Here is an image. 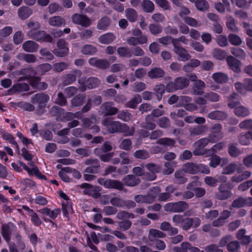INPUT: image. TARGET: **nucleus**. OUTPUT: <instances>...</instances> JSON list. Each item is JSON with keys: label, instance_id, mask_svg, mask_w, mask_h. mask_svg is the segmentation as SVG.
Returning a JSON list of instances; mask_svg holds the SVG:
<instances>
[{"label": "nucleus", "instance_id": "1", "mask_svg": "<svg viewBox=\"0 0 252 252\" xmlns=\"http://www.w3.org/2000/svg\"><path fill=\"white\" fill-rule=\"evenodd\" d=\"M101 123L109 133H122L126 136H130L133 135L135 133L134 126L129 127L126 124L113 121L111 118H104Z\"/></svg>", "mask_w": 252, "mask_h": 252}, {"label": "nucleus", "instance_id": "2", "mask_svg": "<svg viewBox=\"0 0 252 252\" xmlns=\"http://www.w3.org/2000/svg\"><path fill=\"white\" fill-rule=\"evenodd\" d=\"M189 84V81L188 78L185 77H178L173 81L169 82L166 84V91L169 93L174 92L187 88Z\"/></svg>", "mask_w": 252, "mask_h": 252}, {"label": "nucleus", "instance_id": "3", "mask_svg": "<svg viewBox=\"0 0 252 252\" xmlns=\"http://www.w3.org/2000/svg\"><path fill=\"white\" fill-rule=\"evenodd\" d=\"M97 182L100 185L106 189H114L119 191H122L124 189L123 183L119 180L99 178L97 179Z\"/></svg>", "mask_w": 252, "mask_h": 252}, {"label": "nucleus", "instance_id": "4", "mask_svg": "<svg viewBox=\"0 0 252 252\" xmlns=\"http://www.w3.org/2000/svg\"><path fill=\"white\" fill-rule=\"evenodd\" d=\"M209 143H215L208 136L196 141L193 144L194 150L193 154L195 156H202L205 154V150L204 149Z\"/></svg>", "mask_w": 252, "mask_h": 252}, {"label": "nucleus", "instance_id": "5", "mask_svg": "<svg viewBox=\"0 0 252 252\" xmlns=\"http://www.w3.org/2000/svg\"><path fill=\"white\" fill-rule=\"evenodd\" d=\"M49 99L48 94L44 93H39L32 96L31 102L33 104H37V111H40L46 107Z\"/></svg>", "mask_w": 252, "mask_h": 252}, {"label": "nucleus", "instance_id": "6", "mask_svg": "<svg viewBox=\"0 0 252 252\" xmlns=\"http://www.w3.org/2000/svg\"><path fill=\"white\" fill-rule=\"evenodd\" d=\"M189 208V204L183 201L174 203H168L164 206V210L166 212L181 213Z\"/></svg>", "mask_w": 252, "mask_h": 252}, {"label": "nucleus", "instance_id": "7", "mask_svg": "<svg viewBox=\"0 0 252 252\" xmlns=\"http://www.w3.org/2000/svg\"><path fill=\"white\" fill-rule=\"evenodd\" d=\"M84 163L88 165L84 171L85 173L91 174H96L98 173L100 169L99 160L95 158H89L85 160Z\"/></svg>", "mask_w": 252, "mask_h": 252}, {"label": "nucleus", "instance_id": "8", "mask_svg": "<svg viewBox=\"0 0 252 252\" xmlns=\"http://www.w3.org/2000/svg\"><path fill=\"white\" fill-rule=\"evenodd\" d=\"M57 48L54 49L53 53L59 57H64L69 53L67 43L63 39H60L57 43Z\"/></svg>", "mask_w": 252, "mask_h": 252}, {"label": "nucleus", "instance_id": "9", "mask_svg": "<svg viewBox=\"0 0 252 252\" xmlns=\"http://www.w3.org/2000/svg\"><path fill=\"white\" fill-rule=\"evenodd\" d=\"M211 133L208 135L214 142L221 140L224 137L222 126L219 123L214 124L210 128Z\"/></svg>", "mask_w": 252, "mask_h": 252}, {"label": "nucleus", "instance_id": "10", "mask_svg": "<svg viewBox=\"0 0 252 252\" xmlns=\"http://www.w3.org/2000/svg\"><path fill=\"white\" fill-rule=\"evenodd\" d=\"M16 226L12 222H9L7 223H3L1 225V235L3 239L7 243H9L11 240V235L12 232L15 231Z\"/></svg>", "mask_w": 252, "mask_h": 252}, {"label": "nucleus", "instance_id": "11", "mask_svg": "<svg viewBox=\"0 0 252 252\" xmlns=\"http://www.w3.org/2000/svg\"><path fill=\"white\" fill-rule=\"evenodd\" d=\"M71 19L73 23L85 28L89 27L92 24L91 20L85 15L75 13L72 15Z\"/></svg>", "mask_w": 252, "mask_h": 252}, {"label": "nucleus", "instance_id": "12", "mask_svg": "<svg viewBox=\"0 0 252 252\" xmlns=\"http://www.w3.org/2000/svg\"><path fill=\"white\" fill-rule=\"evenodd\" d=\"M114 105L112 102H105L102 103L100 107L101 113L105 116H113L117 114L119 109Z\"/></svg>", "mask_w": 252, "mask_h": 252}, {"label": "nucleus", "instance_id": "13", "mask_svg": "<svg viewBox=\"0 0 252 252\" xmlns=\"http://www.w3.org/2000/svg\"><path fill=\"white\" fill-rule=\"evenodd\" d=\"M71 73H67L62 76V80L63 84L67 86L72 84L76 79L77 76H81L82 72L78 69H74L71 71Z\"/></svg>", "mask_w": 252, "mask_h": 252}, {"label": "nucleus", "instance_id": "14", "mask_svg": "<svg viewBox=\"0 0 252 252\" xmlns=\"http://www.w3.org/2000/svg\"><path fill=\"white\" fill-rule=\"evenodd\" d=\"M174 52L178 55L179 59L183 62L189 61L191 58V56L188 51L181 45H173Z\"/></svg>", "mask_w": 252, "mask_h": 252}, {"label": "nucleus", "instance_id": "15", "mask_svg": "<svg viewBox=\"0 0 252 252\" xmlns=\"http://www.w3.org/2000/svg\"><path fill=\"white\" fill-rule=\"evenodd\" d=\"M226 61L230 69L236 73L240 72L241 62L240 61L230 55L226 57Z\"/></svg>", "mask_w": 252, "mask_h": 252}, {"label": "nucleus", "instance_id": "16", "mask_svg": "<svg viewBox=\"0 0 252 252\" xmlns=\"http://www.w3.org/2000/svg\"><path fill=\"white\" fill-rule=\"evenodd\" d=\"M232 195L231 191L225 189L224 185L220 184L218 187V191L215 193L216 198L220 200H224L230 198Z\"/></svg>", "mask_w": 252, "mask_h": 252}, {"label": "nucleus", "instance_id": "17", "mask_svg": "<svg viewBox=\"0 0 252 252\" xmlns=\"http://www.w3.org/2000/svg\"><path fill=\"white\" fill-rule=\"evenodd\" d=\"M236 237L242 245H248L252 242L251 236L246 235V230L244 228L240 229L236 232Z\"/></svg>", "mask_w": 252, "mask_h": 252}, {"label": "nucleus", "instance_id": "18", "mask_svg": "<svg viewBox=\"0 0 252 252\" xmlns=\"http://www.w3.org/2000/svg\"><path fill=\"white\" fill-rule=\"evenodd\" d=\"M146 169L151 172V174H148L149 177L147 179L150 181H154L157 178L156 173L159 172L161 170V167L158 164L154 163H149L145 165Z\"/></svg>", "mask_w": 252, "mask_h": 252}, {"label": "nucleus", "instance_id": "19", "mask_svg": "<svg viewBox=\"0 0 252 252\" xmlns=\"http://www.w3.org/2000/svg\"><path fill=\"white\" fill-rule=\"evenodd\" d=\"M245 205H252V197L246 199L243 197H239L232 202L230 208H239Z\"/></svg>", "mask_w": 252, "mask_h": 252}, {"label": "nucleus", "instance_id": "20", "mask_svg": "<svg viewBox=\"0 0 252 252\" xmlns=\"http://www.w3.org/2000/svg\"><path fill=\"white\" fill-rule=\"evenodd\" d=\"M124 186L133 187L137 186L140 182V179L134 175H127L123 179Z\"/></svg>", "mask_w": 252, "mask_h": 252}, {"label": "nucleus", "instance_id": "21", "mask_svg": "<svg viewBox=\"0 0 252 252\" xmlns=\"http://www.w3.org/2000/svg\"><path fill=\"white\" fill-rule=\"evenodd\" d=\"M160 192V189L159 187H153L145 195L146 203L151 204L153 203Z\"/></svg>", "mask_w": 252, "mask_h": 252}, {"label": "nucleus", "instance_id": "22", "mask_svg": "<svg viewBox=\"0 0 252 252\" xmlns=\"http://www.w3.org/2000/svg\"><path fill=\"white\" fill-rule=\"evenodd\" d=\"M165 237L166 234L159 230L152 228L149 230L148 238L150 242H154L159 238H164Z\"/></svg>", "mask_w": 252, "mask_h": 252}, {"label": "nucleus", "instance_id": "23", "mask_svg": "<svg viewBox=\"0 0 252 252\" xmlns=\"http://www.w3.org/2000/svg\"><path fill=\"white\" fill-rule=\"evenodd\" d=\"M80 187L84 189L83 192L85 194H88L94 198H97L100 195L99 193L97 192L95 188L90 184L83 183L80 185Z\"/></svg>", "mask_w": 252, "mask_h": 252}, {"label": "nucleus", "instance_id": "24", "mask_svg": "<svg viewBox=\"0 0 252 252\" xmlns=\"http://www.w3.org/2000/svg\"><path fill=\"white\" fill-rule=\"evenodd\" d=\"M207 117L212 120L223 121L227 118V114L224 111L216 110L209 112Z\"/></svg>", "mask_w": 252, "mask_h": 252}, {"label": "nucleus", "instance_id": "25", "mask_svg": "<svg viewBox=\"0 0 252 252\" xmlns=\"http://www.w3.org/2000/svg\"><path fill=\"white\" fill-rule=\"evenodd\" d=\"M185 171L182 170H178L174 174L173 182L176 184H184L188 181V179L185 177Z\"/></svg>", "mask_w": 252, "mask_h": 252}, {"label": "nucleus", "instance_id": "26", "mask_svg": "<svg viewBox=\"0 0 252 252\" xmlns=\"http://www.w3.org/2000/svg\"><path fill=\"white\" fill-rule=\"evenodd\" d=\"M160 230L164 231H167L170 236H174L178 233V229L173 227L171 224L167 221L161 222L159 226Z\"/></svg>", "mask_w": 252, "mask_h": 252}, {"label": "nucleus", "instance_id": "27", "mask_svg": "<svg viewBox=\"0 0 252 252\" xmlns=\"http://www.w3.org/2000/svg\"><path fill=\"white\" fill-rule=\"evenodd\" d=\"M165 74L164 71L160 67L153 68L148 72V75L151 79L163 78Z\"/></svg>", "mask_w": 252, "mask_h": 252}, {"label": "nucleus", "instance_id": "28", "mask_svg": "<svg viewBox=\"0 0 252 252\" xmlns=\"http://www.w3.org/2000/svg\"><path fill=\"white\" fill-rule=\"evenodd\" d=\"M48 23L51 26L60 27L65 26L66 21L63 18L60 16H55L49 19Z\"/></svg>", "mask_w": 252, "mask_h": 252}, {"label": "nucleus", "instance_id": "29", "mask_svg": "<svg viewBox=\"0 0 252 252\" xmlns=\"http://www.w3.org/2000/svg\"><path fill=\"white\" fill-rule=\"evenodd\" d=\"M111 23V19L107 16H104L98 21L96 28L99 30L105 31L110 26Z\"/></svg>", "mask_w": 252, "mask_h": 252}, {"label": "nucleus", "instance_id": "30", "mask_svg": "<svg viewBox=\"0 0 252 252\" xmlns=\"http://www.w3.org/2000/svg\"><path fill=\"white\" fill-rule=\"evenodd\" d=\"M140 126L144 129L152 130L156 128V125L154 123V119L151 116L148 115L145 118V122L142 123Z\"/></svg>", "mask_w": 252, "mask_h": 252}, {"label": "nucleus", "instance_id": "31", "mask_svg": "<svg viewBox=\"0 0 252 252\" xmlns=\"http://www.w3.org/2000/svg\"><path fill=\"white\" fill-rule=\"evenodd\" d=\"M205 87V84L202 80H198L195 81L192 86L193 94L199 95L202 94Z\"/></svg>", "mask_w": 252, "mask_h": 252}, {"label": "nucleus", "instance_id": "32", "mask_svg": "<svg viewBox=\"0 0 252 252\" xmlns=\"http://www.w3.org/2000/svg\"><path fill=\"white\" fill-rule=\"evenodd\" d=\"M38 47V45L36 42L31 40L25 41L22 45L23 50L30 53L36 52Z\"/></svg>", "mask_w": 252, "mask_h": 252}, {"label": "nucleus", "instance_id": "33", "mask_svg": "<svg viewBox=\"0 0 252 252\" xmlns=\"http://www.w3.org/2000/svg\"><path fill=\"white\" fill-rule=\"evenodd\" d=\"M32 14V9L28 7L22 6L19 8L18 10V16L22 20L28 18Z\"/></svg>", "mask_w": 252, "mask_h": 252}, {"label": "nucleus", "instance_id": "34", "mask_svg": "<svg viewBox=\"0 0 252 252\" xmlns=\"http://www.w3.org/2000/svg\"><path fill=\"white\" fill-rule=\"evenodd\" d=\"M85 95L84 94H78L74 96L71 100V107H75L82 105L85 100Z\"/></svg>", "mask_w": 252, "mask_h": 252}, {"label": "nucleus", "instance_id": "35", "mask_svg": "<svg viewBox=\"0 0 252 252\" xmlns=\"http://www.w3.org/2000/svg\"><path fill=\"white\" fill-rule=\"evenodd\" d=\"M206 127L204 125H197L190 127L189 129V134L191 136H196L205 132Z\"/></svg>", "mask_w": 252, "mask_h": 252}, {"label": "nucleus", "instance_id": "36", "mask_svg": "<svg viewBox=\"0 0 252 252\" xmlns=\"http://www.w3.org/2000/svg\"><path fill=\"white\" fill-rule=\"evenodd\" d=\"M116 38L113 33L108 32L100 36L98 38V41L105 44H108L113 42Z\"/></svg>", "mask_w": 252, "mask_h": 252}, {"label": "nucleus", "instance_id": "37", "mask_svg": "<svg viewBox=\"0 0 252 252\" xmlns=\"http://www.w3.org/2000/svg\"><path fill=\"white\" fill-rule=\"evenodd\" d=\"M49 113L51 116L56 117L58 120L64 113V110L58 106L54 105L49 110Z\"/></svg>", "mask_w": 252, "mask_h": 252}, {"label": "nucleus", "instance_id": "38", "mask_svg": "<svg viewBox=\"0 0 252 252\" xmlns=\"http://www.w3.org/2000/svg\"><path fill=\"white\" fill-rule=\"evenodd\" d=\"M45 31H38L33 32L32 31H28L27 35L31 38L36 41H42L43 36L45 35Z\"/></svg>", "mask_w": 252, "mask_h": 252}, {"label": "nucleus", "instance_id": "39", "mask_svg": "<svg viewBox=\"0 0 252 252\" xmlns=\"http://www.w3.org/2000/svg\"><path fill=\"white\" fill-rule=\"evenodd\" d=\"M141 5L143 10L146 13H152L155 10L154 3L150 0H143Z\"/></svg>", "mask_w": 252, "mask_h": 252}, {"label": "nucleus", "instance_id": "40", "mask_svg": "<svg viewBox=\"0 0 252 252\" xmlns=\"http://www.w3.org/2000/svg\"><path fill=\"white\" fill-rule=\"evenodd\" d=\"M212 78L217 83H224L228 80V77L224 73L217 72L212 75Z\"/></svg>", "mask_w": 252, "mask_h": 252}, {"label": "nucleus", "instance_id": "41", "mask_svg": "<svg viewBox=\"0 0 252 252\" xmlns=\"http://www.w3.org/2000/svg\"><path fill=\"white\" fill-rule=\"evenodd\" d=\"M234 113L238 117H246L250 114L249 109L244 106L238 105L235 108Z\"/></svg>", "mask_w": 252, "mask_h": 252}, {"label": "nucleus", "instance_id": "42", "mask_svg": "<svg viewBox=\"0 0 252 252\" xmlns=\"http://www.w3.org/2000/svg\"><path fill=\"white\" fill-rule=\"evenodd\" d=\"M18 59L24 61L28 63H34L36 60V58L33 54H28L25 53L19 54L17 56Z\"/></svg>", "mask_w": 252, "mask_h": 252}, {"label": "nucleus", "instance_id": "43", "mask_svg": "<svg viewBox=\"0 0 252 252\" xmlns=\"http://www.w3.org/2000/svg\"><path fill=\"white\" fill-rule=\"evenodd\" d=\"M97 51V48L95 46L86 44L82 47L81 52L84 55H92L96 53Z\"/></svg>", "mask_w": 252, "mask_h": 252}, {"label": "nucleus", "instance_id": "44", "mask_svg": "<svg viewBox=\"0 0 252 252\" xmlns=\"http://www.w3.org/2000/svg\"><path fill=\"white\" fill-rule=\"evenodd\" d=\"M125 14L127 19L130 22H135L137 19V13L136 10L131 8H128L126 9Z\"/></svg>", "mask_w": 252, "mask_h": 252}, {"label": "nucleus", "instance_id": "45", "mask_svg": "<svg viewBox=\"0 0 252 252\" xmlns=\"http://www.w3.org/2000/svg\"><path fill=\"white\" fill-rule=\"evenodd\" d=\"M184 171L189 174H195L197 173V164L191 162H189L183 165Z\"/></svg>", "mask_w": 252, "mask_h": 252}, {"label": "nucleus", "instance_id": "46", "mask_svg": "<svg viewBox=\"0 0 252 252\" xmlns=\"http://www.w3.org/2000/svg\"><path fill=\"white\" fill-rule=\"evenodd\" d=\"M142 102V98L139 94L135 95L133 98L126 103V107L135 109L138 104Z\"/></svg>", "mask_w": 252, "mask_h": 252}, {"label": "nucleus", "instance_id": "47", "mask_svg": "<svg viewBox=\"0 0 252 252\" xmlns=\"http://www.w3.org/2000/svg\"><path fill=\"white\" fill-rule=\"evenodd\" d=\"M118 55L122 58H130L132 57V53L130 50L126 47H120L117 50Z\"/></svg>", "mask_w": 252, "mask_h": 252}, {"label": "nucleus", "instance_id": "48", "mask_svg": "<svg viewBox=\"0 0 252 252\" xmlns=\"http://www.w3.org/2000/svg\"><path fill=\"white\" fill-rule=\"evenodd\" d=\"M82 126L84 127H90L93 124H95L97 122L96 116L92 115L90 118H84L82 119Z\"/></svg>", "mask_w": 252, "mask_h": 252}, {"label": "nucleus", "instance_id": "49", "mask_svg": "<svg viewBox=\"0 0 252 252\" xmlns=\"http://www.w3.org/2000/svg\"><path fill=\"white\" fill-rule=\"evenodd\" d=\"M11 89L19 92H27L30 90V86L26 83H18L14 85Z\"/></svg>", "mask_w": 252, "mask_h": 252}, {"label": "nucleus", "instance_id": "50", "mask_svg": "<svg viewBox=\"0 0 252 252\" xmlns=\"http://www.w3.org/2000/svg\"><path fill=\"white\" fill-rule=\"evenodd\" d=\"M195 6L197 10L202 12L207 11L209 8V4L206 0H198Z\"/></svg>", "mask_w": 252, "mask_h": 252}, {"label": "nucleus", "instance_id": "51", "mask_svg": "<svg viewBox=\"0 0 252 252\" xmlns=\"http://www.w3.org/2000/svg\"><path fill=\"white\" fill-rule=\"evenodd\" d=\"M133 157L137 159L144 160L150 157L149 153L145 150H138L133 154Z\"/></svg>", "mask_w": 252, "mask_h": 252}, {"label": "nucleus", "instance_id": "52", "mask_svg": "<svg viewBox=\"0 0 252 252\" xmlns=\"http://www.w3.org/2000/svg\"><path fill=\"white\" fill-rule=\"evenodd\" d=\"M231 53L235 57L244 59L246 56V53L241 48L239 47H233L230 49Z\"/></svg>", "mask_w": 252, "mask_h": 252}, {"label": "nucleus", "instance_id": "53", "mask_svg": "<svg viewBox=\"0 0 252 252\" xmlns=\"http://www.w3.org/2000/svg\"><path fill=\"white\" fill-rule=\"evenodd\" d=\"M166 90V87L164 85L160 84L157 85L155 87L154 91L155 92L156 95L157 99L160 101L162 97V95Z\"/></svg>", "mask_w": 252, "mask_h": 252}, {"label": "nucleus", "instance_id": "54", "mask_svg": "<svg viewBox=\"0 0 252 252\" xmlns=\"http://www.w3.org/2000/svg\"><path fill=\"white\" fill-rule=\"evenodd\" d=\"M228 153L233 158L238 157L241 154L240 150L234 144H230L228 147Z\"/></svg>", "mask_w": 252, "mask_h": 252}, {"label": "nucleus", "instance_id": "55", "mask_svg": "<svg viewBox=\"0 0 252 252\" xmlns=\"http://www.w3.org/2000/svg\"><path fill=\"white\" fill-rule=\"evenodd\" d=\"M240 242L237 240H231L229 242L227 250L230 252H235L238 251L241 247Z\"/></svg>", "mask_w": 252, "mask_h": 252}, {"label": "nucleus", "instance_id": "56", "mask_svg": "<svg viewBox=\"0 0 252 252\" xmlns=\"http://www.w3.org/2000/svg\"><path fill=\"white\" fill-rule=\"evenodd\" d=\"M232 239L233 237L231 235H226L220 239L218 245L220 248H223L226 246L227 248L229 242Z\"/></svg>", "mask_w": 252, "mask_h": 252}, {"label": "nucleus", "instance_id": "57", "mask_svg": "<svg viewBox=\"0 0 252 252\" xmlns=\"http://www.w3.org/2000/svg\"><path fill=\"white\" fill-rule=\"evenodd\" d=\"M226 26L232 32H237L238 28L237 27L234 19L231 16L227 18Z\"/></svg>", "mask_w": 252, "mask_h": 252}, {"label": "nucleus", "instance_id": "58", "mask_svg": "<svg viewBox=\"0 0 252 252\" xmlns=\"http://www.w3.org/2000/svg\"><path fill=\"white\" fill-rule=\"evenodd\" d=\"M239 143L243 145H248L250 144L251 139L247 132H242L238 137Z\"/></svg>", "mask_w": 252, "mask_h": 252}, {"label": "nucleus", "instance_id": "59", "mask_svg": "<svg viewBox=\"0 0 252 252\" xmlns=\"http://www.w3.org/2000/svg\"><path fill=\"white\" fill-rule=\"evenodd\" d=\"M54 103L61 106H63L66 105L67 103V99L62 92H60L58 93L57 97Z\"/></svg>", "mask_w": 252, "mask_h": 252}, {"label": "nucleus", "instance_id": "60", "mask_svg": "<svg viewBox=\"0 0 252 252\" xmlns=\"http://www.w3.org/2000/svg\"><path fill=\"white\" fill-rule=\"evenodd\" d=\"M158 125L162 128H167L170 126L171 123L168 118L162 117L158 119Z\"/></svg>", "mask_w": 252, "mask_h": 252}, {"label": "nucleus", "instance_id": "61", "mask_svg": "<svg viewBox=\"0 0 252 252\" xmlns=\"http://www.w3.org/2000/svg\"><path fill=\"white\" fill-rule=\"evenodd\" d=\"M212 55L215 58L219 60H223L226 55L224 51L219 48L214 49Z\"/></svg>", "mask_w": 252, "mask_h": 252}, {"label": "nucleus", "instance_id": "62", "mask_svg": "<svg viewBox=\"0 0 252 252\" xmlns=\"http://www.w3.org/2000/svg\"><path fill=\"white\" fill-rule=\"evenodd\" d=\"M117 118L124 121L128 122L131 119L132 115L127 111H118Z\"/></svg>", "mask_w": 252, "mask_h": 252}, {"label": "nucleus", "instance_id": "63", "mask_svg": "<svg viewBox=\"0 0 252 252\" xmlns=\"http://www.w3.org/2000/svg\"><path fill=\"white\" fill-rule=\"evenodd\" d=\"M99 84V80L95 77H90L86 82V85L89 89L96 88Z\"/></svg>", "mask_w": 252, "mask_h": 252}, {"label": "nucleus", "instance_id": "64", "mask_svg": "<svg viewBox=\"0 0 252 252\" xmlns=\"http://www.w3.org/2000/svg\"><path fill=\"white\" fill-rule=\"evenodd\" d=\"M228 40L231 44L235 46L240 45L242 43L241 38L235 34H230L228 36Z\"/></svg>", "mask_w": 252, "mask_h": 252}]
</instances>
